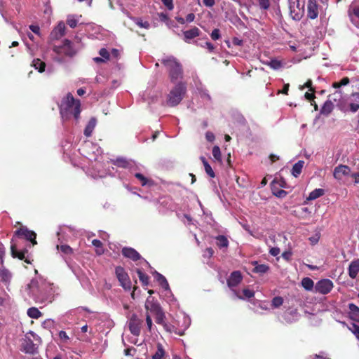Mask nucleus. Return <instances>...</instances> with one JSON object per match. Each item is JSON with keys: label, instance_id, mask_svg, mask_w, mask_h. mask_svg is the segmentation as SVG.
<instances>
[{"label": "nucleus", "instance_id": "nucleus-1", "mask_svg": "<svg viewBox=\"0 0 359 359\" xmlns=\"http://www.w3.org/2000/svg\"><path fill=\"white\" fill-rule=\"evenodd\" d=\"M29 294L36 303L49 304L53 300V295L51 285L45 283H39L37 280L33 279L27 285Z\"/></svg>", "mask_w": 359, "mask_h": 359}, {"label": "nucleus", "instance_id": "nucleus-2", "mask_svg": "<svg viewBox=\"0 0 359 359\" xmlns=\"http://www.w3.org/2000/svg\"><path fill=\"white\" fill-rule=\"evenodd\" d=\"M60 113L63 121H67L72 117L78 120L81 113V102L75 100L72 93H68L61 101Z\"/></svg>", "mask_w": 359, "mask_h": 359}, {"label": "nucleus", "instance_id": "nucleus-3", "mask_svg": "<svg viewBox=\"0 0 359 359\" xmlns=\"http://www.w3.org/2000/svg\"><path fill=\"white\" fill-rule=\"evenodd\" d=\"M161 63L166 67L170 80L175 83L178 80L183 78V70L181 64L177 60L172 56H165L161 59Z\"/></svg>", "mask_w": 359, "mask_h": 359}, {"label": "nucleus", "instance_id": "nucleus-4", "mask_svg": "<svg viewBox=\"0 0 359 359\" xmlns=\"http://www.w3.org/2000/svg\"><path fill=\"white\" fill-rule=\"evenodd\" d=\"M186 93V83L182 81L177 82L168 94L166 104L170 107L177 106L181 102Z\"/></svg>", "mask_w": 359, "mask_h": 359}, {"label": "nucleus", "instance_id": "nucleus-5", "mask_svg": "<svg viewBox=\"0 0 359 359\" xmlns=\"http://www.w3.org/2000/svg\"><path fill=\"white\" fill-rule=\"evenodd\" d=\"M53 51L57 55V56L55 57V60L60 62L63 61L62 55L67 57H73L76 53V50L74 48L73 44L67 39L64 41L62 46H55Z\"/></svg>", "mask_w": 359, "mask_h": 359}, {"label": "nucleus", "instance_id": "nucleus-6", "mask_svg": "<svg viewBox=\"0 0 359 359\" xmlns=\"http://www.w3.org/2000/svg\"><path fill=\"white\" fill-rule=\"evenodd\" d=\"M292 18L299 20L304 14L305 0H288Z\"/></svg>", "mask_w": 359, "mask_h": 359}, {"label": "nucleus", "instance_id": "nucleus-7", "mask_svg": "<svg viewBox=\"0 0 359 359\" xmlns=\"http://www.w3.org/2000/svg\"><path fill=\"white\" fill-rule=\"evenodd\" d=\"M243 280V276L241 273L239 271H233L229 278L227 279V285L231 288L233 292L234 296L238 299H243V297L239 295L238 292H237L234 287H236Z\"/></svg>", "mask_w": 359, "mask_h": 359}, {"label": "nucleus", "instance_id": "nucleus-8", "mask_svg": "<svg viewBox=\"0 0 359 359\" xmlns=\"http://www.w3.org/2000/svg\"><path fill=\"white\" fill-rule=\"evenodd\" d=\"M334 287L333 283L330 279H322L318 281L314 287L316 292L327 294L330 292Z\"/></svg>", "mask_w": 359, "mask_h": 359}, {"label": "nucleus", "instance_id": "nucleus-9", "mask_svg": "<svg viewBox=\"0 0 359 359\" xmlns=\"http://www.w3.org/2000/svg\"><path fill=\"white\" fill-rule=\"evenodd\" d=\"M115 272L121 285L126 290H130L131 287V282L124 269L121 266H117Z\"/></svg>", "mask_w": 359, "mask_h": 359}, {"label": "nucleus", "instance_id": "nucleus-10", "mask_svg": "<svg viewBox=\"0 0 359 359\" xmlns=\"http://www.w3.org/2000/svg\"><path fill=\"white\" fill-rule=\"evenodd\" d=\"M142 321L136 315H133L128 322V327L130 332L134 336H139L141 332Z\"/></svg>", "mask_w": 359, "mask_h": 359}, {"label": "nucleus", "instance_id": "nucleus-11", "mask_svg": "<svg viewBox=\"0 0 359 359\" xmlns=\"http://www.w3.org/2000/svg\"><path fill=\"white\" fill-rule=\"evenodd\" d=\"M351 168L346 165L340 164L334 169L333 176L338 180L341 181L344 177L351 176Z\"/></svg>", "mask_w": 359, "mask_h": 359}, {"label": "nucleus", "instance_id": "nucleus-12", "mask_svg": "<svg viewBox=\"0 0 359 359\" xmlns=\"http://www.w3.org/2000/svg\"><path fill=\"white\" fill-rule=\"evenodd\" d=\"M320 8L317 0H308L307 4V17L309 19L314 20L318 18Z\"/></svg>", "mask_w": 359, "mask_h": 359}, {"label": "nucleus", "instance_id": "nucleus-13", "mask_svg": "<svg viewBox=\"0 0 359 359\" xmlns=\"http://www.w3.org/2000/svg\"><path fill=\"white\" fill-rule=\"evenodd\" d=\"M144 306L147 312L149 311L153 314H155L162 309L159 303L151 296L147 298Z\"/></svg>", "mask_w": 359, "mask_h": 359}, {"label": "nucleus", "instance_id": "nucleus-14", "mask_svg": "<svg viewBox=\"0 0 359 359\" xmlns=\"http://www.w3.org/2000/svg\"><path fill=\"white\" fill-rule=\"evenodd\" d=\"M15 233L18 236L25 237L27 240L31 241L32 245H36L37 243L36 241V233L33 231L29 230L26 227L20 228L16 231Z\"/></svg>", "mask_w": 359, "mask_h": 359}, {"label": "nucleus", "instance_id": "nucleus-15", "mask_svg": "<svg viewBox=\"0 0 359 359\" xmlns=\"http://www.w3.org/2000/svg\"><path fill=\"white\" fill-rule=\"evenodd\" d=\"M38 346L36 344H35L33 341L26 337V339L24 340V341L22 344V350L25 353L28 354H35L37 353Z\"/></svg>", "mask_w": 359, "mask_h": 359}, {"label": "nucleus", "instance_id": "nucleus-16", "mask_svg": "<svg viewBox=\"0 0 359 359\" xmlns=\"http://www.w3.org/2000/svg\"><path fill=\"white\" fill-rule=\"evenodd\" d=\"M300 314L296 309H288L284 312L283 318L287 323H293L299 320Z\"/></svg>", "mask_w": 359, "mask_h": 359}, {"label": "nucleus", "instance_id": "nucleus-17", "mask_svg": "<svg viewBox=\"0 0 359 359\" xmlns=\"http://www.w3.org/2000/svg\"><path fill=\"white\" fill-rule=\"evenodd\" d=\"M66 27L65 22L61 21L53 29L50 33V38L53 40H57L65 34Z\"/></svg>", "mask_w": 359, "mask_h": 359}, {"label": "nucleus", "instance_id": "nucleus-18", "mask_svg": "<svg viewBox=\"0 0 359 359\" xmlns=\"http://www.w3.org/2000/svg\"><path fill=\"white\" fill-rule=\"evenodd\" d=\"M122 254L124 257L129 258L133 261L140 259V255L132 248L125 247L122 249Z\"/></svg>", "mask_w": 359, "mask_h": 359}, {"label": "nucleus", "instance_id": "nucleus-19", "mask_svg": "<svg viewBox=\"0 0 359 359\" xmlns=\"http://www.w3.org/2000/svg\"><path fill=\"white\" fill-rule=\"evenodd\" d=\"M348 15L352 23L359 28V23L356 20H359V6H351L348 9Z\"/></svg>", "mask_w": 359, "mask_h": 359}, {"label": "nucleus", "instance_id": "nucleus-20", "mask_svg": "<svg viewBox=\"0 0 359 359\" xmlns=\"http://www.w3.org/2000/svg\"><path fill=\"white\" fill-rule=\"evenodd\" d=\"M11 255L13 258H18L20 260H25V262L30 264L31 262L28 259H25V253L27 252V250L19 252L17 250L15 245H12L11 247Z\"/></svg>", "mask_w": 359, "mask_h": 359}, {"label": "nucleus", "instance_id": "nucleus-21", "mask_svg": "<svg viewBox=\"0 0 359 359\" xmlns=\"http://www.w3.org/2000/svg\"><path fill=\"white\" fill-rule=\"evenodd\" d=\"M359 272V259L353 260L348 266V275L351 278H355Z\"/></svg>", "mask_w": 359, "mask_h": 359}, {"label": "nucleus", "instance_id": "nucleus-22", "mask_svg": "<svg viewBox=\"0 0 359 359\" xmlns=\"http://www.w3.org/2000/svg\"><path fill=\"white\" fill-rule=\"evenodd\" d=\"M200 30L196 27H193L189 30L184 31L183 32L184 41L186 42H189L191 39H194L196 36H198L200 34Z\"/></svg>", "mask_w": 359, "mask_h": 359}, {"label": "nucleus", "instance_id": "nucleus-23", "mask_svg": "<svg viewBox=\"0 0 359 359\" xmlns=\"http://www.w3.org/2000/svg\"><path fill=\"white\" fill-rule=\"evenodd\" d=\"M97 120L95 118H91L90 121H88L87 126H86V128L84 130V135L86 137H90L93 131L96 126Z\"/></svg>", "mask_w": 359, "mask_h": 359}, {"label": "nucleus", "instance_id": "nucleus-24", "mask_svg": "<svg viewBox=\"0 0 359 359\" xmlns=\"http://www.w3.org/2000/svg\"><path fill=\"white\" fill-rule=\"evenodd\" d=\"M350 316L354 320L359 321V307L353 303L348 304Z\"/></svg>", "mask_w": 359, "mask_h": 359}, {"label": "nucleus", "instance_id": "nucleus-25", "mask_svg": "<svg viewBox=\"0 0 359 359\" xmlns=\"http://www.w3.org/2000/svg\"><path fill=\"white\" fill-rule=\"evenodd\" d=\"M334 109V104L330 100H327L320 109V114L323 115H329Z\"/></svg>", "mask_w": 359, "mask_h": 359}, {"label": "nucleus", "instance_id": "nucleus-26", "mask_svg": "<svg viewBox=\"0 0 359 359\" xmlns=\"http://www.w3.org/2000/svg\"><path fill=\"white\" fill-rule=\"evenodd\" d=\"M304 164V161H299L293 165L292 169V175L294 177H297L301 174Z\"/></svg>", "mask_w": 359, "mask_h": 359}, {"label": "nucleus", "instance_id": "nucleus-27", "mask_svg": "<svg viewBox=\"0 0 359 359\" xmlns=\"http://www.w3.org/2000/svg\"><path fill=\"white\" fill-rule=\"evenodd\" d=\"M12 275L11 272L5 268L0 269V278L1 280L5 283H8L11 281Z\"/></svg>", "mask_w": 359, "mask_h": 359}, {"label": "nucleus", "instance_id": "nucleus-28", "mask_svg": "<svg viewBox=\"0 0 359 359\" xmlns=\"http://www.w3.org/2000/svg\"><path fill=\"white\" fill-rule=\"evenodd\" d=\"M253 264H255V266L252 270L254 273L264 274L268 272L269 270V266L266 264H257L256 262H255Z\"/></svg>", "mask_w": 359, "mask_h": 359}, {"label": "nucleus", "instance_id": "nucleus-29", "mask_svg": "<svg viewBox=\"0 0 359 359\" xmlns=\"http://www.w3.org/2000/svg\"><path fill=\"white\" fill-rule=\"evenodd\" d=\"M27 313L29 318L34 319H38L42 316L41 312L36 307L28 309Z\"/></svg>", "mask_w": 359, "mask_h": 359}, {"label": "nucleus", "instance_id": "nucleus-30", "mask_svg": "<svg viewBox=\"0 0 359 359\" xmlns=\"http://www.w3.org/2000/svg\"><path fill=\"white\" fill-rule=\"evenodd\" d=\"M81 15H69L67 18V23L71 28H74L76 27L79 18H81Z\"/></svg>", "mask_w": 359, "mask_h": 359}, {"label": "nucleus", "instance_id": "nucleus-31", "mask_svg": "<svg viewBox=\"0 0 359 359\" xmlns=\"http://www.w3.org/2000/svg\"><path fill=\"white\" fill-rule=\"evenodd\" d=\"M217 245L222 248H227L229 245V241L224 236L220 235L216 237Z\"/></svg>", "mask_w": 359, "mask_h": 359}, {"label": "nucleus", "instance_id": "nucleus-32", "mask_svg": "<svg viewBox=\"0 0 359 359\" xmlns=\"http://www.w3.org/2000/svg\"><path fill=\"white\" fill-rule=\"evenodd\" d=\"M324 193L325 191L323 189H316L309 194V196L307 198V199L310 201L315 200L322 196L324 194Z\"/></svg>", "mask_w": 359, "mask_h": 359}, {"label": "nucleus", "instance_id": "nucleus-33", "mask_svg": "<svg viewBox=\"0 0 359 359\" xmlns=\"http://www.w3.org/2000/svg\"><path fill=\"white\" fill-rule=\"evenodd\" d=\"M203 164L204 165L205 170L206 173L212 178L215 177V172L210 166V165L208 163V162L206 161V159L204 157L201 158Z\"/></svg>", "mask_w": 359, "mask_h": 359}, {"label": "nucleus", "instance_id": "nucleus-34", "mask_svg": "<svg viewBox=\"0 0 359 359\" xmlns=\"http://www.w3.org/2000/svg\"><path fill=\"white\" fill-rule=\"evenodd\" d=\"M302 285L306 290H311L315 287L313 281L310 278H304Z\"/></svg>", "mask_w": 359, "mask_h": 359}, {"label": "nucleus", "instance_id": "nucleus-35", "mask_svg": "<svg viewBox=\"0 0 359 359\" xmlns=\"http://www.w3.org/2000/svg\"><path fill=\"white\" fill-rule=\"evenodd\" d=\"M32 66L37 69L39 72H43L45 70L46 64L40 59H35L32 62Z\"/></svg>", "mask_w": 359, "mask_h": 359}, {"label": "nucleus", "instance_id": "nucleus-36", "mask_svg": "<svg viewBox=\"0 0 359 359\" xmlns=\"http://www.w3.org/2000/svg\"><path fill=\"white\" fill-rule=\"evenodd\" d=\"M155 320L157 324L162 325L165 322V315L163 312V309H161L159 311L156 313L155 314Z\"/></svg>", "mask_w": 359, "mask_h": 359}, {"label": "nucleus", "instance_id": "nucleus-37", "mask_svg": "<svg viewBox=\"0 0 359 359\" xmlns=\"http://www.w3.org/2000/svg\"><path fill=\"white\" fill-rule=\"evenodd\" d=\"M137 273L138 278H139L140 280L142 282V283L144 285H147L149 284V276L146 273L142 272V270H140V269L137 270Z\"/></svg>", "mask_w": 359, "mask_h": 359}, {"label": "nucleus", "instance_id": "nucleus-38", "mask_svg": "<svg viewBox=\"0 0 359 359\" xmlns=\"http://www.w3.org/2000/svg\"><path fill=\"white\" fill-rule=\"evenodd\" d=\"M113 164L121 168H127L129 165V163L124 158H117L113 161Z\"/></svg>", "mask_w": 359, "mask_h": 359}, {"label": "nucleus", "instance_id": "nucleus-39", "mask_svg": "<svg viewBox=\"0 0 359 359\" xmlns=\"http://www.w3.org/2000/svg\"><path fill=\"white\" fill-rule=\"evenodd\" d=\"M283 304V299L281 297H275L271 301V306L274 309L280 307Z\"/></svg>", "mask_w": 359, "mask_h": 359}, {"label": "nucleus", "instance_id": "nucleus-40", "mask_svg": "<svg viewBox=\"0 0 359 359\" xmlns=\"http://www.w3.org/2000/svg\"><path fill=\"white\" fill-rule=\"evenodd\" d=\"M135 177L140 181L142 186H145L147 184H150V183H151V180H148L147 177H145L143 175L140 173H135Z\"/></svg>", "mask_w": 359, "mask_h": 359}, {"label": "nucleus", "instance_id": "nucleus-41", "mask_svg": "<svg viewBox=\"0 0 359 359\" xmlns=\"http://www.w3.org/2000/svg\"><path fill=\"white\" fill-rule=\"evenodd\" d=\"M92 244L93 246H95V248H97V250H96V252L98 254V255H101L103 253V250H102V242L100 241V240H97V239H94L92 241Z\"/></svg>", "mask_w": 359, "mask_h": 359}, {"label": "nucleus", "instance_id": "nucleus-42", "mask_svg": "<svg viewBox=\"0 0 359 359\" xmlns=\"http://www.w3.org/2000/svg\"><path fill=\"white\" fill-rule=\"evenodd\" d=\"M212 156L215 160L218 161H222L221 151L218 146H214L212 148Z\"/></svg>", "mask_w": 359, "mask_h": 359}, {"label": "nucleus", "instance_id": "nucleus-43", "mask_svg": "<svg viewBox=\"0 0 359 359\" xmlns=\"http://www.w3.org/2000/svg\"><path fill=\"white\" fill-rule=\"evenodd\" d=\"M163 355H164V350H163L162 346L158 345L157 351L153 355L152 358L153 359H162Z\"/></svg>", "mask_w": 359, "mask_h": 359}, {"label": "nucleus", "instance_id": "nucleus-44", "mask_svg": "<svg viewBox=\"0 0 359 359\" xmlns=\"http://www.w3.org/2000/svg\"><path fill=\"white\" fill-rule=\"evenodd\" d=\"M349 83V79L347 77L343 78L339 82H334L332 86L335 88H338L341 86H346Z\"/></svg>", "mask_w": 359, "mask_h": 359}, {"label": "nucleus", "instance_id": "nucleus-45", "mask_svg": "<svg viewBox=\"0 0 359 359\" xmlns=\"http://www.w3.org/2000/svg\"><path fill=\"white\" fill-rule=\"evenodd\" d=\"M268 65L271 68L275 70H277L282 67L281 62L277 60H271Z\"/></svg>", "mask_w": 359, "mask_h": 359}, {"label": "nucleus", "instance_id": "nucleus-46", "mask_svg": "<svg viewBox=\"0 0 359 359\" xmlns=\"http://www.w3.org/2000/svg\"><path fill=\"white\" fill-rule=\"evenodd\" d=\"M57 248L60 249L62 252H63L65 255H69L72 253V248L67 245H62L60 246L57 245Z\"/></svg>", "mask_w": 359, "mask_h": 359}, {"label": "nucleus", "instance_id": "nucleus-47", "mask_svg": "<svg viewBox=\"0 0 359 359\" xmlns=\"http://www.w3.org/2000/svg\"><path fill=\"white\" fill-rule=\"evenodd\" d=\"M259 6L262 9L267 10L270 6L269 0H258Z\"/></svg>", "mask_w": 359, "mask_h": 359}, {"label": "nucleus", "instance_id": "nucleus-48", "mask_svg": "<svg viewBox=\"0 0 359 359\" xmlns=\"http://www.w3.org/2000/svg\"><path fill=\"white\" fill-rule=\"evenodd\" d=\"M100 55L102 58L105 60V62L109 59V53L106 48H101L99 51Z\"/></svg>", "mask_w": 359, "mask_h": 359}, {"label": "nucleus", "instance_id": "nucleus-49", "mask_svg": "<svg viewBox=\"0 0 359 359\" xmlns=\"http://www.w3.org/2000/svg\"><path fill=\"white\" fill-rule=\"evenodd\" d=\"M210 36H211L212 39H213L215 41L219 39L221 36L219 29H213L210 34Z\"/></svg>", "mask_w": 359, "mask_h": 359}, {"label": "nucleus", "instance_id": "nucleus-50", "mask_svg": "<svg viewBox=\"0 0 359 359\" xmlns=\"http://www.w3.org/2000/svg\"><path fill=\"white\" fill-rule=\"evenodd\" d=\"M243 294L246 298H252L255 295L254 291L249 289H244L243 290Z\"/></svg>", "mask_w": 359, "mask_h": 359}, {"label": "nucleus", "instance_id": "nucleus-51", "mask_svg": "<svg viewBox=\"0 0 359 359\" xmlns=\"http://www.w3.org/2000/svg\"><path fill=\"white\" fill-rule=\"evenodd\" d=\"M58 334H59L60 339L63 342H67L69 340V337L65 331H63V330L60 331Z\"/></svg>", "mask_w": 359, "mask_h": 359}, {"label": "nucleus", "instance_id": "nucleus-52", "mask_svg": "<svg viewBox=\"0 0 359 359\" xmlns=\"http://www.w3.org/2000/svg\"><path fill=\"white\" fill-rule=\"evenodd\" d=\"M136 24L140 26V27H144V28H146V29H148L150 26L149 23L147 21L145 22H143L142 20H136Z\"/></svg>", "mask_w": 359, "mask_h": 359}, {"label": "nucleus", "instance_id": "nucleus-53", "mask_svg": "<svg viewBox=\"0 0 359 359\" xmlns=\"http://www.w3.org/2000/svg\"><path fill=\"white\" fill-rule=\"evenodd\" d=\"M161 1L168 10L171 11L173 9L174 6H173L172 0H161Z\"/></svg>", "mask_w": 359, "mask_h": 359}, {"label": "nucleus", "instance_id": "nucleus-54", "mask_svg": "<svg viewBox=\"0 0 359 359\" xmlns=\"http://www.w3.org/2000/svg\"><path fill=\"white\" fill-rule=\"evenodd\" d=\"M351 331L355 334L356 338L359 339V325L353 324L351 328Z\"/></svg>", "mask_w": 359, "mask_h": 359}, {"label": "nucleus", "instance_id": "nucleus-55", "mask_svg": "<svg viewBox=\"0 0 359 359\" xmlns=\"http://www.w3.org/2000/svg\"><path fill=\"white\" fill-rule=\"evenodd\" d=\"M358 171L355 172H353L351 175V177L354 180L355 184H359V166L358 168Z\"/></svg>", "mask_w": 359, "mask_h": 359}, {"label": "nucleus", "instance_id": "nucleus-56", "mask_svg": "<svg viewBox=\"0 0 359 359\" xmlns=\"http://www.w3.org/2000/svg\"><path fill=\"white\" fill-rule=\"evenodd\" d=\"M53 325V321L50 319H47L43 323V326L45 328L50 329Z\"/></svg>", "mask_w": 359, "mask_h": 359}, {"label": "nucleus", "instance_id": "nucleus-57", "mask_svg": "<svg viewBox=\"0 0 359 359\" xmlns=\"http://www.w3.org/2000/svg\"><path fill=\"white\" fill-rule=\"evenodd\" d=\"M280 252V248H277V247L271 248L269 250L270 255H271L272 256H274V257L279 255Z\"/></svg>", "mask_w": 359, "mask_h": 359}, {"label": "nucleus", "instance_id": "nucleus-58", "mask_svg": "<svg viewBox=\"0 0 359 359\" xmlns=\"http://www.w3.org/2000/svg\"><path fill=\"white\" fill-rule=\"evenodd\" d=\"M359 109V104L356 102H353L350 104V110L353 113L356 112Z\"/></svg>", "mask_w": 359, "mask_h": 359}, {"label": "nucleus", "instance_id": "nucleus-59", "mask_svg": "<svg viewBox=\"0 0 359 359\" xmlns=\"http://www.w3.org/2000/svg\"><path fill=\"white\" fill-rule=\"evenodd\" d=\"M135 351H136V350L133 347L128 348L124 351L125 355H133L135 354Z\"/></svg>", "mask_w": 359, "mask_h": 359}, {"label": "nucleus", "instance_id": "nucleus-60", "mask_svg": "<svg viewBox=\"0 0 359 359\" xmlns=\"http://www.w3.org/2000/svg\"><path fill=\"white\" fill-rule=\"evenodd\" d=\"M292 257V252L291 251H285L282 253V257L285 259V260H290Z\"/></svg>", "mask_w": 359, "mask_h": 359}, {"label": "nucleus", "instance_id": "nucleus-61", "mask_svg": "<svg viewBox=\"0 0 359 359\" xmlns=\"http://www.w3.org/2000/svg\"><path fill=\"white\" fill-rule=\"evenodd\" d=\"M274 195L279 198L285 197L287 195V192L284 190H278L276 192H273Z\"/></svg>", "mask_w": 359, "mask_h": 359}, {"label": "nucleus", "instance_id": "nucleus-62", "mask_svg": "<svg viewBox=\"0 0 359 359\" xmlns=\"http://www.w3.org/2000/svg\"><path fill=\"white\" fill-rule=\"evenodd\" d=\"M146 323H147L148 329L149 330H151V327H152V320H151V316L148 313L146 316Z\"/></svg>", "mask_w": 359, "mask_h": 359}, {"label": "nucleus", "instance_id": "nucleus-63", "mask_svg": "<svg viewBox=\"0 0 359 359\" xmlns=\"http://www.w3.org/2000/svg\"><path fill=\"white\" fill-rule=\"evenodd\" d=\"M214 254V250L211 248H208L204 253L205 257H211Z\"/></svg>", "mask_w": 359, "mask_h": 359}, {"label": "nucleus", "instance_id": "nucleus-64", "mask_svg": "<svg viewBox=\"0 0 359 359\" xmlns=\"http://www.w3.org/2000/svg\"><path fill=\"white\" fill-rule=\"evenodd\" d=\"M205 137L208 142H213L215 140V135L211 132H207L205 134Z\"/></svg>", "mask_w": 359, "mask_h": 359}]
</instances>
